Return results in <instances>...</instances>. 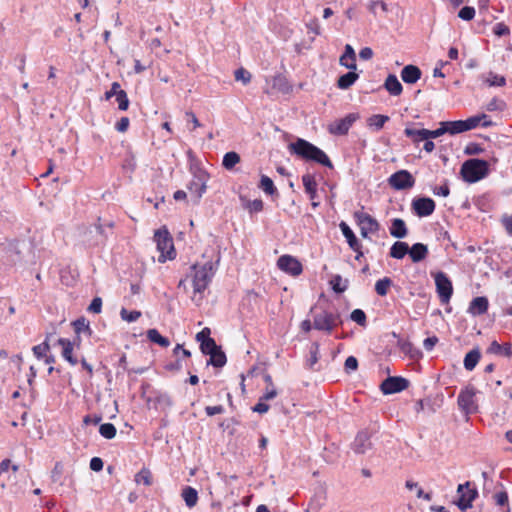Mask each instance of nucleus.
Masks as SVG:
<instances>
[{"label":"nucleus","mask_w":512,"mask_h":512,"mask_svg":"<svg viewBox=\"0 0 512 512\" xmlns=\"http://www.w3.org/2000/svg\"><path fill=\"white\" fill-rule=\"evenodd\" d=\"M288 149L291 154L307 162H315L327 168H333V164L327 154L305 139L297 138L295 142L288 145Z\"/></svg>","instance_id":"nucleus-1"},{"label":"nucleus","mask_w":512,"mask_h":512,"mask_svg":"<svg viewBox=\"0 0 512 512\" xmlns=\"http://www.w3.org/2000/svg\"><path fill=\"white\" fill-rule=\"evenodd\" d=\"M219 258L213 262L208 260L204 263H195L192 265L193 270V289L195 293H202L211 283L212 278L217 270Z\"/></svg>","instance_id":"nucleus-2"},{"label":"nucleus","mask_w":512,"mask_h":512,"mask_svg":"<svg viewBox=\"0 0 512 512\" xmlns=\"http://www.w3.org/2000/svg\"><path fill=\"white\" fill-rule=\"evenodd\" d=\"M460 174L468 183L478 182L489 174V163L483 159L470 158L462 164Z\"/></svg>","instance_id":"nucleus-3"},{"label":"nucleus","mask_w":512,"mask_h":512,"mask_svg":"<svg viewBox=\"0 0 512 512\" xmlns=\"http://www.w3.org/2000/svg\"><path fill=\"white\" fill-rule=\"evenodd\" d=\"M154 240L157 245V249L160 252L158 261L160 263L166 262V260H172L176 256L174 249L173 239L166 228H161L155 231Z\"/></svg>","instance_id":"nucleus-4"},{"label":"nucleus","mask_w":512,"mask_h":512,"mask_svg":"<svg viewBox=\"0 0 512 512\" xmlns=\"http://www.w3.org/2000/svg\"><path fill=\"white\" fill-rule=\"evenodd\" d=\"M339 324H342V319L338 313L322 311L313 318V328L327 333H331L333 328Z\"/></svg>","instance_id":"nucleus-5"},{"label":"nucleus","mask_w":512,"mask_h":512,"mask_svg":"<svg viewBox=\"0 0 512 512\" xmlns=\"http://www.w3.org/2000/svg\"><path fill=\"white\" fill-rule=\"evenodd\" d=\"M475 395L476 391L473 387H466L465 389L461 390L458 395V407L466 416L474 414L478 411Z\"/></svg>","instance_id":"nucleus-6"},{"label":"nucleus","mask_w":512,"mask_h":512,"mask_svg":"<svg viewBox=\"0 0 512 512\" xmlns=\"http://www.w3.org/2000/svg\"><path fill=\"white\" fill-rule=\"evenodd\" d=\"M431 275L434 277L436 291L442 303H448L453 294V286L451 280L448 276L442 272H431Z\"/></svg>","instance_id":"nucleus-7"},{"label":"nucleus","mask_w":512,"mask_h":512,"mask_svg":"<svg viewBox=\"0 0 512 512\" xmlns=\"http://www.w3.org/2000/svg\"><path fill=\"white\" fill-rule=\"evenodd\" d=\"M353 217L360 226V233L363 238H367L369 233H376L380 229L379 222L368 213L355 211Z\"/></svg>","instance_id":"nucleus-8"},{"label":"nucleus","mask_w":512,"mask_h":512,"mask_svg":"<svg viewBox=\"0 0 512 512\" xmlns=\"http://www.w3.org/2000/svg\"><path fill=\"white\" fill-rule=\"evenodd\" d=\"M471 483L469 481L464 484H459L457 487V493L459 499L456 501L458 508L465 512L467 509L472 507V502L478 497V491L476 488H470Z\"/></svg>","instance_id":"nucleus-9"},{"label":"nucleus","mask_w":512,"mask_h":512,"mask_svg":"<svg viewBox=\"0 0 512 512\" xmlns=\"http://www.w3.org/2000/svg\"><path fill=\"white\" fill-rule=\"evenodd\" d=\"M388 184L395 190L410 189L415 184L413 175L408 170H399L388 178Z\"/></svg>","instance_id":"nucleus-10"},{"label":"nucleus","mask_w":512,"mask_h":512,"mask_svg":"<svg viewBox=\"0 0 512 512\" xmlns=\"http://www.w3.org/2000/svg\"><path fill=\"white\" fill-rule=\"evenodd\" d=\"M435 201L429 197H416L412 200L411 209L418 217H428L435 211Z\"/></svg>","instance_id":"nucleus-11"},{"label":"nucleus","mask_w":512,"mask_h":512,"mask_svg":"<svg viewBox=\"0 0 512 512\" xmlns=\"http://www.w3.org/2000/svg\"><path fill=\"white\" fill-rule=\"evenodd\" d=\"M207 175L204 172L196 174L188 184V190L195 204L199 203L202 195L206 191Z\"/></svg>","instance_id":"nucleus-12"},{"label":"nucleus","mask_w":512,"mask_h":512,"mask_svg":"<svg viewBox=\"0 0 512 512\" xmlns=\"http://www.w3.org/2000/svg\"><path fill=\"white\" fill-rule=\"evenodd\" d=\"M409 386V381L401 376H389L380 385L381 391L386 394L399 393Z\"/></svg>","instance_id":"nucleus-13"},{"label":"nucleus","mask_w":512,"mask_h":512,"mask_svg":"<svg viewBox=\"0 0 512 512\" xmlns=\"http://www.w3.org/2000/svg\"><path fill=\"white\" fill-rule=\"evenodd\" d=\"M277 266L280 270L292 275L298 276L302 273V264L291 255H282L277 260Z\"/></svg>","instance_id":"nucleus-14"},{"label":"nucleus","mask_w":512,"mask_h":512,"mask_svg":"<svg viewBox=\"0 0 512 512\" xmlns=\"http://www.w3.org/2000/svg\"><path fill=\"white\" fill-rule=\"evenodd\" d=\"M358 115L350 113L342 119L335 121L329 125V132L334 135H345L348 133L350 127L357 120Z\"/></svg>","instance_id":"nucleus-15"},{"label":"nucleus","mask_w":512,"mask_h":512,"mask_svg":"<svg viewBox=\"0 0 512 512\" xmlns=\"http://www.w3.org/2000/svg\"><path fill=\"white\" fill-rule=\"evenodd\" d=\"M351 448L356 454H365L367 451L371 450L372 442L370 440V434L365 430L360 431L351 444Z\"/></svg>","instance_id":"nucleus-16"},{"label":"nucleus","mask_w":512,"mask_h":512,"mask_svg":"<svg viewBox=\"0 0 512 512\" xmlns=\"http://www.w3.org/2000/svg\"><path fill=\"white\" fill-rule=\"evenodd\" d=\"M489 306L488 299L484 296L475 297L470 302L468 312L473 316H480L487 312Z\"/></svg>","instance_id":"nucleus-17"},{"label":"nucleus","mask_w":512,"mask_h":512,"mask_svg":"<svg viewBox=\"0 0 512 512\" xmlns=\"http://www.w3.org/2000/svg\"><path fill=\"white\" fill-rule=\"evenodd\" d=\"M421 70L415 65H406L401 71V78L407 84H414L421 78Z\"/></svg>","instance_id":"nucleus-18"},{"label":"nucleus","mask_w":512,"mask_h":512,"mask_svg":"<svg viewBox=\"0 0 512 512\" xmlns=\"http://www.w3.org/2000/svg\"><path fill=\"white\" fill-rule=\"evenodd\" d=\"M390 235L397 239H403L408 234L406 223L401 218H394L389 228Z\"/></svg>","instance_id":"nucleus-19"},{"label":"nucleus","mask_w":512,"mask_h":512,"mask_svg":"<svg viewBox=\"0 0 512 512\" xmlns=\"http://www.w3.org/2000/svg\"><path fill=\"white\" fill-rule=\"evenodd\" d=\"M340 64L349 70H356V54L353 47L350 44L345 46V51L340 57Z\"/></svg>","instance_id":"nucleus-20"},{"label":"nucleus","mask_w":512,"mask_h":512,"mask_svg":"<svg viewBox=\"0 0 512 512\" xmlns=\"http://www.w3.org/2000/svg\"><path fill=\"white\" fill-rule=\"evenodd\" d=\"M412 262L418 263L424 260L428 255V247L423 243H415L412 247H409L408 252Z\"/></svg>","instance_id":"nucleus-21"},{"label":"nucleus","mask_w":512,"mask_h":512,"mask_svg":"<svg viewBox=\"0 0 512 512\" xmlns=\"http://www.w3.org/2000/svg\"><path fill=\"white\" fill-rule=\"evenodd\" d=\"M339 228H340L343 236L346 238V241H347L349 247L352 250H356L357 248H359L360 242L358 241L357 237L355 236L354 232L349 227V225L346 222L342 221L339 224Z\"/></svg>","instance_id":"nucleus-22"},{"label":"nucleus","mask_w":512,"mask_h":512,"mask_svg":"<svg viewBox=\"0 0 512 512\" xmlns=\"http://www.w3.org/2000/svg\"><path fill=\"white\" fill-rule=\"evenodd\" d=\"M302 183L309 198L314 200L317 197V182L315 177L310 173H306L302 176Z\"/></svg>","instance_id":"nucleus-23"},{"label":"nucleus","mask_w":512,"mask_h":512,"mask_svg":"<svg viewBox=\"0 0 512 512\" xmlns=\"http://www.w3.org/2000/svg\"><path fill=\"white\" fill-rule=\"evenodd\" d=\"M385 89L393 96H398L403 91V86L394 74H389L384 83Z\"/></svg>","instance_id":"nucleus-24"},{"label":"nucleus","mask_w":512,"mask_h":512,"mask_svg":"<svg viewBox=\"0 0 512 512\" xmlns=\"http://www.w3.org/2000/svg\"><path fill=\"white\" fill-rule=\"evenodd\" d=\"M358 77L359 75L355 72V70H350L338 78L337 86L343 90L348 89L356 82Z\"/></svg>","instance_id":"nucleus-25"},{"label":"nucleus","mask_w":512,"mask_h":512,"mask_svg":"<svg viewBox=\"0 0 512 512\" xmlns=\"http://www.w3.org/2000/svg\"><path fill=\"white\" fill-rule=\"evenodd\" d=\"M409 252V245L403 241H396L390 248L389 255L395 259H403Z\"/></svg>","instance_id":"nucleus-26"},{"label":"nucleus","mask_w":512,"mask_h":512,"mask_svg":"<svg viewBox=\"0 0 512 512\" xmlns=\"http://www.w3.org/2000/svg\"><path fill=\"white\" fill-rule=\"evenodd\" d=\"M329 283L332 290L337 294L344 293L349 286V280L343 279L339 274L333 275Z\"/></svg>","instance_id":"nucleus-27"},{"label":"nucleus","mask_w":512,"mask_h":512,"mask_svg":"<svg viewBox=\"0 0 512 512\" xmlns=\"http://www.w3.org/2000/svg\"><path fill=\"white\" fill-rule=\"evenodd\" d=\"M481 353L478 348L469 351L464 358V367L468 371H472L478 364Z\"/></svg>","instance_id":"nucleus-28"},{"label":"nucleus","mask_w":512,"mask_h":512,"mask_svg":"<svg viewBox=\"0 0 512 512\" xmlns=\"http://www.w3.org/2000/svg\"><path fill=\"white\" fill-rule=\"evenodd\" d=\"M209 356H210V358L207 361V365H212L213 367L221 368L227 362L226 355H225V353H224V351L222 350L221 347L219 349H217V351L213 352Z\"/></svg>","instance_id":"nucleus-29"},{"label":"nucleus","mask_w":512,"mask_h":512,"mask_svg":"<svg viewBox=\"0 0 512 512\" xmlns=\"http://www.w3.org/2000/svg\"><path fill=\"white\" fill-rule=\"evenodd\" d=\"M404 134L411 138L414 143L428 140L427 129H413L407 127L404 130Z\"/></svg>","instance_id":"nucleus-30"},{"label":"nucleus","mask_w":512,"mask_h":512,"mask_svg":"<svg viewBox=\"0 0 512 512\" xmlns=\"http://www.w3.org/2000/svg\"><path fill=\"white\" fill-rule=\"evenodd\" d=\"M182 497L189 508L194 507L198 501V492L191 486H187L182 491Z\"/></svg>","instance_id":"nucleus-31"},{"label":"nucleus","mask_w":512,"mask_h":512,"mask_svg":"<svg viewBox=\"0 0 512 512\" xmlns=\"http://www.w3.org/2000/svg\"><path fill=\"white\" fill-rule=\"evenodd\" d=\"M147 338L161 347H168L170 345V341L168 338L162 336L157 329H149L147 331Z\"/></svg>","instance_id":"nucleus-32"},{"label":"nucleus","mask_w":512,"mask_h":512,"mask_svg":"<svg viewBox=\"0 0 512 512\" xmlns=\"http://www.w3.org/2000/svg\"><path fill=\"white\" fill-rule=\"evenodd\" d=\"M447 133L451 135L466 132L464 120L444 121Z\"/></svg>","instance_id":"nucleus-33"},{"label":"nucleus","mask_w":512,"mask_h":512,"mask_svg":"<svg viewBox=\"0 0 512 512\" xmlns=\"http://www.w3.org/2000/svg\"><path fill=\"white\" fill-rule=\"evenodd\" d=\"M318 360H319V344L317 342H313L310 346L309 358L306 361L307 367L311 370H316L314 366L318 362Z\"/></svg>","instance_id":"nucleus-34"},{"label":"nucleus","mask_w":512,"mask_h":512,"mask_svg":"<svg viewBox=\"0 0 512 512\" xmlns=\"http://www.w3.org/2000/svg\"><path fill=\"white\" fill-rule=\"evenodd\" d=\"M240 162V156L234 151L227 152L222 160V165L225 169L231 170L236 164Z\"/></svg>","instance_id":"nucleus-35"},{"label":"nucleus","mask_w":512,"mask_h":512,"mask_svg":"<svg viewBox=\"0 0 512 512\" xmlns=\"http://www.w3.org/2000/svg\"><path fill=\"white\" fill-rule=\"evenodd\" d=\"M259 188L262 189L268 195H274L277 193V189L274 185L273 180L266 175L261 176Z\"/></svg>","instance_id":"nucleus-36"},{"label":"nucleus","mask_w":512,"mask_h":512,"mask_svg":"<svg viewBox=\"0 0 512 512\" xmlns=\"http://www.w3.org/2000/svg\"><path fill=\"white\" fill-rule=\"evenodd\" d=\"M272 87L282 93H288L291 90V86L289 85L287 79L282 75H276L273 78Z\"/></svg>","instance_id":"nucleus-37"},{"label":"nucleus","mask_w":512,"mask_h":512,"mask_svg":"<svg viewBox=\"0 0 512 512\" xmlns=\"http://www.w3.org/2000/svg\"><path fill=\"white\" fill-rule=\"evenodd\" d=\"M392 280L389 277L379 279L375 284V291L379 296H385L388 293L389 287L392 285Z\"/></svg>","instance_id":"nucleus-38"},{"label":"nucleus","mask_w":512,"mask_h":512,"mask_svg":"<svg viewBox=\"0 0 512 512\" xmlns=\"http://www.w3.org/2000/svg\"><path fill=\"white\" fill-rule=\"evenodd\" d=\"M72 324H73L76 334H78V335L81 333H88L89 335L92 334L89 322L84 317L78 318Z\"/></svg>","instance_id":"nucleus-39"},{"label":"nucleus","mask_w":512,"mask_h":512,"mask_svg":"<svg viewBox=\"0 0 512 512\" xmlns=\"http://www.w3.org/2000/svg\"><path fill=\"white\" fill-rule=\"evenodd\" d=\"M389 120V117L386 116V115H380V114H376V115H372L369 119H368V125L370 127H373L375 128V130H380L381 128H383L384 124Z\"/></svg>","instance_id":"nucleus-40"},{"label":"nucleus","mask_w":512,"mask_h":512,"mask_svg":"<svg viewBox=\"0 0 512 512\" xmlns=\"http://www.w3.org/2000/svg\"><path fill=\"white\" fill-rule=\"evenodd\" d=\"M99 433L106 439H113L116 436L117 430L112 423H104L100 425Z\"/></svg>","instance_id":"nucleus-41"},{"label":"nucleus","mask_w":512,"mask_h":512,"mask_svg":"<svg viewBox=\"0 0 512 512\" xmlns=\"http://www.w3.org/2000/svg\"><path fill=\"white\" fill-rule=\"evenodd\" d=\"M221 346H218L216 344V341L213 338H208L205 342L202 341V344H200L201 352L204 355H211L213 352L217 351Z\"/></svg>","instance_id":"nucleus-42"},{"label":"nucleus","mask_w":512,"mask_h":512,"mask_svg":"<svg viewBox=\"0 0 512 512\" xmlns=\"http://www.w3.org/2000/svg\"><path fill=\"white\" fill-rule=\"evenodd\" d=\"M57 343L62 346V357L66 360L73 355V343L65 338H59Z\"/></svg>","instance_id":"nucleus-43"},{"label":"nucleus","mask_w":512,"mask_h":512,"mask_svg":"<svg viewBox=\"0 0 512 512\" xmlns=\"http://www.w3.org/2000/svg\"><path fill=\"white\" fill-rule=\"evenodd\" d=\"M135 482L137 484L143 483L146 486H150L152 484L151 472L148 469H146V468L141 469L135 475Z\"/></svg>","instance_id":"nucleus-44"},{"label":"nucleus","mask_w":512,"mask_h":512,"mask_svg":"<svg viewBox=\"0 0 512 512\" xmlns=\"http://www.w3.org/2000/svg\"><path fill=\"white\" fill-rule=\"evenodd\" d=\"M350 319L361 327H365L367 324L366 314L362 309H354L350 314Z\"/></svg>","instance_id":"nucleus-45"},{"label":"nucleus","mask_w":512,"mask_h":512,"mask_svg":"<svg viewBox=\"0 0 512 512\" xmlns=\"http://www.w3.org/2000/svg\"><path fill=\"white\" fill-rule=\"evenodd\" d=\"M50 336L51 335H48L46 337V340L43 343L33 347V349H32L33 353H34L35 357H37L38 359L46 356V353L49 351L50 346H49L48 341H49Z\"/></svg>","instance_id":"nucleus-46"},{"label":"nucleus","mask_w":512,"mask_h":512,"mask_svg":"<svg viewBox=\"0 0 512 512\" xmlns=\"http://www.w3.org/2000/svg\"><path fill=\"white\" fill-rule=\"evenodd\" d=\"M485 82L489 85V86H498V87H502L506 84V79L504 76H501V75H497L493 72H489L488 74V77L487 79L485 80Z\"/></svg>","instance_id":"nucleus-47"},{"label":"nucleus","mask_w":512,"mask_h":512,"mask_svg":"<svg viewBox=\"0 0 512 512\" xmlns=\"http://www.w3.org/2000/svg\"><path fill=\"white\" fill-rule=\"evenodd\" d=\"M63 470V464L61 462H56L53 470L51 471V480L53 483H59L61 486L63 485V482L61 481Z\"/></svg>","instance_id":"nucleus-48"},{"label":"nucleus","mask_w":512,"mask_h":512,"mask_svg":"<svg viewBox=\"0 0 512 512\" xmlns=\"http://www.w3.org/2000/svg\"><path fill=\"white\" fill-rule=\"evenodd\" d=\"M486 117L487 116L485 114H482V115L472 116V117L464 120L466 131L472 130V129L476 128L477 126H479L481 120L486 119Z\"/></svg>","instance_id":"nucleus-49"},{"label":"nucleus","mask_w":512,"mask_h":512,"mask_svg":"<svg viewBox=\"0 0 512 512\" xmlns=\"http://www.w3.org/2000/svg\"><path fill=\"white\" fill-rule=\"evenodd\" d=\"M120 315L124 321L134 322L141 317V312L137 310L128 311L127 309L122 308L120 311Z\"/></svg>","instance_id":"nucleus-50"},{"label":"nucleus","mask_w":512,"mask_h":512,"mask_svg":"<svg viewBox=\"0 0 512 512\" xmlns=\"http://www.w3.org/2000/svg\"><path fill=\"white\" fill-rule=\"evenodd\" d=\"M381 9L382 11L384 12H387V5L384 1L382 0H371L368 4H367V9L374 15L377 14V9Z\"/></svg>","instance_id":"nucleus-51"},{"label":"nucleus","mask_w":512,"mask_h":512,"mask_svg":"<svg viewBox=\"0 0 512 512\" xmlns=\"http://www.w3.org/2000/svg\"><path fill=\"white\" fill-rule=\"evenodd\" d=\"M235 80L247 85L251 81V73L244 68H239L234 73Z\"/></svg>","instance_id":"nucleus-52"},{"label":"nucleus","mask_w":512,"mask_h":512,"mask_svg":"<svg viewBox=\"0 0 512 512\" xmlns=\"http://www.w3.org/2000/svg\"><path fill=\"white\" fill-rule=\"evenodd\" d=\"M116 101L118 103L119 110L125 111L128 109L129 99L127 93L124 90L118 92V95L116 96Z\"/></svg>","instance_id":"nucleus-53"},{"label":"nucleus","mask_w":512,"mask_h":512,"mask_svg":"<svg viewBox=\"0 0 512 512\" xmlns=\"http://www.w3.org/2000/svg\"><path fill=\"white\" fill-rule=\"evenodd\" d=\"M475 16V9L471 6H464L460 9L458 17L465 21H470Z\"/></svg>","instance_id":"nucleus-54"},{"label":"nucleus","mask_w":512,"mask_h":512,"mask_svg":"<svg viewBox=\"0 0 512 512\" xmlns=\"http://www.w3.org/2000/svg\"><path fill=\"white\" fill-rule=\"evenodd\" d=\"M504 107L505 102L495 97L488 102V104L486 105V110L490 112L497 110L501 111L504 109Z\"/></svg>","instance_id":"nucleus-55"},{"label":"nucleus","mask_w":512,"mask_h":512,"mask_svg":"<svg viewBox=\"0 0 512 512\" xmlns=\"http://www.w3.org/2000/svg\"><path fill=\"white\" fill-rule=\"evenodd\" d=\"M483 152L484 148L478 143H469L464 149V153L469 156L479 155Z\"/></svg>","instance_id":"nucleus-56"},{"label":"nucleus","mask_w":512,"mask_h":512,"mask_svg":"<svg viewBox=\"0 0 512 512\" xmlns=\"http://www.w3.org/2000/svg\"><path fill=\"white\" fill-rule=\"evenodd\" d=\"M398 346L403 353L409 355L411 358L415 357L414 346L411 342L400 340L398 341Z\"/></svg>","instance_id":"nucleus-57"},{"label":"nucleus","mask_w":512,"mask_h":512,"mask_svg":"<svg viewBox=\"0 0 512 512\" xmlns=\"http://www.w3.org/2000/svg\"><path fill=\"white\" fill-rule=\"evenodd\" d=\"M445 133H447V130H446V126L444 124V121L440 122V127L435 129V130H428L427 129L428 139L438 138V137L444 135Z\"/></svg>","instance_id":"nucleus-58"},{"label":"nucleus","mask_w":512,"mask_h":512,"mask_svg":"<svg viewBox=\"0 0 512 512\" xmlns=\"http://www.w3.org/2000/svg\"><path fill=\"white\" fill-rule=\"evenodd\" d=\"M344 367H345L346 372H348V373L351 371L357 370V368H358L357 358L354 356L347 357V359L345 360V363H344Z\"/></svg>","instance_id":"nucleus-59"},{"label":"nucleus","mask_w":512,"mask_h":512,"mask_svg":"<svg viewBox=\"0 0 512 512\" xmlns=\"http://www.w3.org/2000/svg\"><path fill=\"white\" fill-rule=\"evenodd\" d=\"M101 310H102V299L100 297L93 298V300L91 301V303L88 307V311L98 314L101 312Z\"/></svg>","instance_id":"nucleus-60"},{"label":"nucleus","mask_w":512,"mask_h":512,"mask_svg":"<svg viewBox=\"0 0 512 512\" xmlns=\"http://www.w3.org/2000/svg\"><path fill=\"white\" fill-rule=\"evenodd\" d=\"M249 212H260L263 210V201L261 199H255L250 201L247 205Z\"/></svg>","instance_id":"nucleus-61"},{"label":"nucleus","mask_w":512,"mask_h":512,"mask_svg":"<svg viewBox=\"0 0 512 512\" xmlns=\"http://www.w3.org/2000/svg\"><path fill=\"white\" fill-rule=\"evenodd\" d=\"M494 33L497 35V36H505V35H508L510 33V29L507 25L503 24V23H497L495 26H494Z\"/></svg>","instance_id":"nucleus-62"},{"label":"nucleus","mask_w":512,"mask_h":512,"mask_svg":"<svg viewBox=\"0 0 512 512\" xmlns=\"http://www.w3.org/2000/svg\"><path fill=\"white\" fill-rule=\"evenodd\" d=\"M129 118L128 117H122L115 125V129L118 132L124 133L128 130L129 127Z\"/></svg>","instance_id":"nucleus-63"},{"label":"nucleus","mask_w":512,"mask_h":512,"mask_svg":"<svg viewBox=\"0 0 512 512\" xmlns=\"http://www.w3.org/2000/svg\"><path fill=\"white\" fill-rule=\"evenodd\" d=\"M103 466H104V462L99 457H93L90 460V469L92 471L99 472V471H101L103 469Z\"/></svg>","instance_id":"nucleus-64"}]
</instances>
